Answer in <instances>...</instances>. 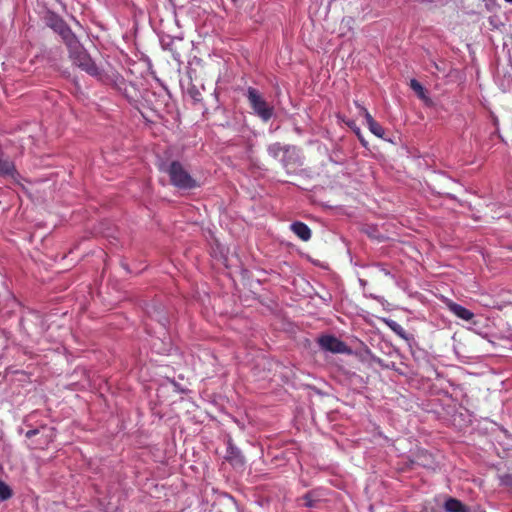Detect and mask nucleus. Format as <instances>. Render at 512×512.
<instances>
[{"instance_id":"dca6fc26","label":"nucleus","mask_w":512,"mask_h":512,"mask_svg":"<svg viewBox=\"0 0 512 512\" xmlns=\"http://www.w3.org/2000/svg\"><path fill=\"white\" fill-rule=\"evenodd\" d=\"M369 130L377 137L382 138L384 136V128L376 121L368 125Z\"/></svg>"},{"instance_id":"9b49d317","label":"nucleus","mask_w":512,"mask_h":512,"mask_svg":"<svg viewBox=\"0 0 512 512\" xmlns=\"http://www.w3.org/2000/svg\"><path fill=\"white\" fill-rule=\"evenodd\" d=\"M446 512H469L468 508L459 500L449 498L444 504Z\"/></svg>"},{"instance_id":"412c9836","label":"nucleus","mask_w":512,"mask_h":512,"mask_svg":"<svg viewBox=\"0 0 512 512\" xmlns=\"http://www.w3.org/2000/svg\"><path fill=\"white\" fill-rule=\"evenodd\" d=\"M158 321L161 323L162 326H165V324H166L165 318H159Z\"/></svg>"},{"instance_id":"5701e85b","label":"nucleus","mask_w":512,"mask_h":512,"mask_svg":"<svg viewBox=\"0 0 512 512\" xmlns=\"http://www.w3.org/2000/svg\"><path fill=\"white\" fill-rule=\"evenodd\" d=\"M505 1L508 2V3H512V0H505Z\"/></svg>"},{"instance_id":"f8f14e48","label":"nucleus","mask_w":512,"mask_h":512,"mask_svg":"<svg viewBox=\"0 0 512 512\" xmlns=\"http://www.w3.org/2000/svg\"><path fill=\"white\" fill-rule=\"evenodd\" d=\"M284 148L285 145H282L280 142H275L267 147V152L269 156L280 161Z\"/></svg>"},{"instance_id":"20e7f679","label":"nucleus","mask_w":512,"mask_h":512,"mask_svg":"<svg viewBox=\"0 0 512 512\" xmlns=\"http://www.w3.org/2000/svg\"><path fill=\"white\" fill-rule=\"evenodd\" d=\"M280 163L288 173L302 166L303 155L301 149L294 145H285Z\"/></svg>"},{"instance_id":"9d476101","label":"nucleus","mask_w":512,"mask_h":512,"mask_svg":"<svg viewBox=\"0 0 512 512\" xmlns=\"http://www.w3.org/2000/svg\"><path fill=\"white\" fill-rule=\"evenodd\" d=\"M290 228L302 241H308L311 238V230L303 222L296 221L291 224Z\"/></svg>"},{"instance_id":"423d86ee","label":"nucleus","mask_w":512,"mask_h":512,"mask_svg":"<svg viewBox=\"0 0 512 512\" xmlns=\"http://www.w3.org/2000/svg\"><path fill=\"white\" fill-rule=\"evenodd\" d=\"M49 26L61 36L64 44L76 37L71 28L58 17H52L50 19Z\"/></svg>"},{"instance_id":"1a4fd4ad","label":"nucleus","mask_w":512,"mask_h":512,"mask_svg":"<svg viewBox=\"0 0 512 512\" xmlns=\"http://www.w3.org/2000/svg\"><path fill=\"white\" fill-rule=\"evenodd\" d=\"M0 175L11 177L13 179L18 175L14 163L9 158H3L0 155Z\"/></svg>"},{"instance_id":"4468645a","label":"nucleus","mask_w":512,"mask_h":512,"mask_svg":"<svg viewBox=\"0 0 512 512\" xmlns=\"http://www.w3.org/2000/svg\"><path fill=\"white\" fill-rule=\"evenodd\" d=\"M13 495L12 489L2 480H0V501H5Z\"/></svg>"},{"instance_id":"6ab92c4d","label":"nucleus","mask_w":512,"mask_h":512,"mask_svg":"<svg viewBox=\"0 0 512 512\" xmlns=\"http://www.w3.org/2000/svg\"><path fill=\"white\" fill-rule=\"evenodd\" d=\"M46 425H41L40 427L38 428H35V429H30L28 430L26 433H25V437L30 439L32 437H34L35 435L39 434L41 430H44L46 429Z\"/></svg>"},{"instance_id":"a211bd4d","label":"nucleus","mask_w":512,"mask_h":512,"mask_svg":"<svg viewBox=\"0 0 512 512\" xmlns=\"http://www.w3.org/2000/svg\"><path fill=\"white\" fill-rule=\"evenodd\" d=\"M357 106H358V108L360 109V112L363 114V116H364V118H365V120H366V124H367V126H368L370 123H372V122H374V121H375V120L373 119V117L371 116V114L368 112V110H367L365 107H363V106H361V105H357Z\"/></svg>"},{"instance_id":"f03ea898","label":"nucleus","mask_w":512,"mask_h":512,"mask_svg":"<svg viewBox=\"0 0 512 512\" xmlns=\"http://www.w3.org/2000/svg\"><path fill=\"white\" fill-rule=\"evenodd\" d=\"M159 169L169 175L171 184L178 189L191 190L198 187L197 181L179 161L161 163Z\"/></svg>"},{"instance_id":"ddd939ff","label":"nucleus","mask_w":512,"mask_h":512,"mask_svg":"<svg viewBox=\"0 0 512 512\" xmlns=\"http://www.w3.org/2000/svg\"><path fill=\"white\" fill-rule=\"evenodd\" d=\"M386 325L399 337L402 339H407L406 331L404 328L396 321L392 319H385L384 320Z\"/></svg>"},{"instance_id":"0eeeda50","label":"nucleus","mask_w":512,"mask_h":512,"mask_svg":"<svg viewBox=\"0 0 512 512\" xmlns=\"http://www.w3.org/2000/svg\"><path fill=\"white\" fill-rule=\"evenodd\" d=\"M226 459L235 467H242L245 464V458L240 449H238L231 440L228 441Z\"/></svg>"},{"instance_id":"aec40b11","label":"nucleus","mask_w":512,"mask_h":512,"mask_svg":"<svg viewBox=\"0 0 512 512\" xmlns=\"http://www.w3.org/2000/svg\"><path fill=\"white\" fill-rule=\"evenodd\" d=\"M381 271L386 275V276H389L390 275V272L385 269L384 267L381 268Z\"/></svg>"},{"instance_id":"2eb2a0df","label":"nucleus","mask_w":512,"mask_h":512,"mask_svg":"<svg viewBox=\"0 0 512 512\" xmlns=\"http://www.w3.org/2000/svg\"><path fill=\"white\" fill-rule=\"evenodd\" d=\"M302 499L304 501V505L308 508L316 507V503L319 501L314 492L306 493Z\"/></svg>"},{"instance_id":"39448f33","label":"nucleus","mask_w":512,"mask_h":512,"mask_svg":"<svg viewBox=\"0 0 512 512\" xmlns=\"http://www.w3.org/2000/svg\"><path fill=\"white\" fill-rule=\"evenodd\" d=\"M317 342L320 348L324 351L339 354H351V349L346 345V343L333 335H322L318 338Z\"/></svg>"},{"instance_id":"f3484780","label":"nucleus","mask_w":512,"mask_h":512,"mask_svg":"<svg viewBox=\"0 0 512 512\" xmlns=\"http://www.w3.org/2000/svg\"><path fill=\"white\" fill-rule=\"evenodd\" d=\"M410 87L412 90H414L417 93V95L421 99L425 98V90H424L423 86L416 79H412L410 81Z\"/></svg>"},{"instance_id":"7ed1b4c3","label":"nucleus","mask_w":512,"mask_h":512,"mask_svg":"<svg viewBox=\"0 0 512 512\" xmlns=\"http://www.w3.org/2000/svg\"><path fill=\"white\" fill-rule=\"evenodd\" d=\"M247 99L255 114L263 121L267 122L271 119L274 111L273 107L265 101L257 89L249 87L247 90Z\"/></svg>"},{"instance_id":"f257e3e1","label":"nucleus","mask_w":512,"mask_h":512,"mask_svg":"<svg viewBox=\"0 0 512 512\" xmlns=\"http://www.w3.org/2000/svg\"><path fill=\"white\" fill-rule=\"evenodd\" d=\"M65 45L73 65L77 66L82 71H85L90 76L98 77L101 75L99 67L92 60L91 56L88 54L77 37H74Z\"/></svg>"},{"instance_id":"6e6552de","label":"nucleus","mask_w":512,"mask_h":512,"mask_svg":"<svg viewBox=\"0 0 512 512\" xmlns=\"http://www.w3.org/2000/svg\"><path fill=\"white\" fill-rule=\"evenodd\" d=\"M446 306L449 309L450 312H452L455 316L458 318L464 320V321H471L474 318V313L470 310L466 309L460 304H457L451 300H448L446 302Z\"/></svg>"},{"instance_id":"4be33fe9","label":"nucleus","mask_w":512,"mask_h":512,"mask_svg":"<svg viewBox=\"0 0 512 512\" xmlns=\"http://www.w3.org/2000/svg\"><path fill=\"white\" fill-rule=\"evenodd\" d=\"M49 431H50V434H49L48 436H49V437H52V436H53L54 428H49Z\"/></svg>"}]
</instances>
